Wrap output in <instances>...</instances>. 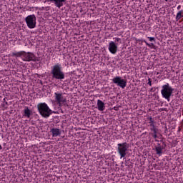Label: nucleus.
I'll list each match as a JSON object with an SVG mask.
<instances>
[{"label": "nucleus", "mask_w": 183, "mask_h": 183, "mask_svg": "<svg viewBox=\"0 0 183 183\" xmlns=\"http://www.w3.org/2000/svg\"><path fill=\"white\" fill-rule=\"evenodd\" d=\"M51 74L53 79L58 81H64L65 79V73L63 72L62 66L59 63L51 66Z\"/></svg>", "instance_id": "nucleus-1"}, {"label": "nucleus", "mask_w": 183, "mask_h": 183, "mask_svg": "<svg viewBox=\"0 0 183 183\" xmlns=\"http://www.w3.org/2000/svg\"><path fill=\"white\" fill-rule=\"evenodd\" d=\"M37 109L43 118H49L52 114H56V112L52 111L46 103H39L37 104Z\"/></svg>", "instance_id": "nucleus-2"}, {"label": "nucleus", "mask_w": 183, "mask_h": 183, "mask_svg": "<svg viewBox=\"0 0 183 183\" xmlns=\"http://www.w3.org/2000/svg\"><path fill=\"white\" fill-rule=\"evenodd\" d=\"M161 94L162 96L167 99L168 102L171 101V97H172V92H174V89L169 86V84H166L162 86Z\"/></svg>", "instance_id": "nucleus-3"}, {"label": "nucleus", "mask_w": 183, "mask_h": 183, "mask_svg": "<svg viewBox=\"0 0 183 183\" xmlns=\"http://www.w3.org/2000/svg\"><path fill=\"white\" fill-rule=\"evenodd\" d=\"M128 148H129V144L127 142L119 143L117 144V152L120 155V158H125L127 154H128Z\"/></svg>", "instance_id": "nucleus-4"}, {"label": "nucleus", "mask_w": 183, "mask_h": 183, "mask_svg": "<svg viewBox=\"0 0 183 183\" xmlns=\"http://www.w3.org/2000/svg\"><path fill=\"white\" fill-rule=\"evenodd\" d=\"M26 24L30 29H34L36 26V17L35 14L29 15L25 18Z\"/></svg>", "instance_id": "nucleus-5"}, {"label": "nucleus", "mask_w": 183, "mask_h": 183, "mask_svg": "<svg viewBox=\"0 0 183 183\" xmlns=\"http://www.w3.org/2000/svg\"><path fill=\"white\" fill-rule=\"evenodd\" d=\"M112 82L113 84H115L117 85V86H120L122 89H124L125 87L127 86V79H122V77L119 76H117L116 77H114L112 79Z\"/></svg>", "instance_id": "nucleus-6"}, {"label": "nucleus", "mask_w": 183, "mask_h": 183, "mask_svg": "<svg viewBox=\"0 0 183 183\" xmlns=\"http://www.w3.org/2000/svg\"><path fill=\"white\" fill-rule=\"evenodd\" d=\"M23 61H24L25 62H31V61H33V62H36V61L39 60L35 56V54L34 53L24 51L23 54Z\"/></svg>", "instance_id": "nucleus-7"}, {"label": "nucleus", "mask_w": 183, "mask_h": 183, "mask_svg": "<svg viewBox=\"0 0 183 183\" xmlns=\"http://www.w3.org/2000/svg\"><path fill=\"white\" fill-rule=\"evenodd\" d=\"M55 99L56 102H62L64 104V107H69L68 104H66V99L64 97V94L62 93H54Z\"/></svg>", "instance_id": "nucleus-8"}, {"label": "nucleus", "mask_w": 183, "mask_h": 183, "mask_svg": "<svg viewBox=\"0 0 183 183\" xmlns=\"http://www.w3.org/2000/svg\"><path fill=\"white\" fill-rule=\"evenodd\" d=\"M46 1L54 4L56 8H58V9H61V8H62V6L66 2V0H46Z\"/></svg>", "instance_id": "nucleus-9"}, {"label": "nucleus", "mask_w": 183, "mask_h": 183, "mask_svg": "<svg viewBox=\"0 0 183 183\" xmlns=\"http://www.w3.org/2000/svg\"><path fill=\"white\" fill-rule=\"evenodd\" d=\"M109 51L113 55H115L118 52V44L114 41H110L109 43Z\"/></svg>", "instance_id": "nucleus-10"}, {"label": "nucleus", "mask_w": 183, "mask_h": 183, "mask_svg": "<svg viewBox=\"0 0 183 183\" xmlns=\"http://www.w3.org/2000/svg\"><path fill=\"white\" fill-rule=\"evenodd\" d=\"M97 109L99 111H105V103L102 100H97Z\"/></svg>", "instance_id": "nucleus-11"}, {"label": "nucleus", "mask_w": 183, "mask_h": 183, "mask_svg": "<svg viewBox=\"0 0 183 183\" xmlns=\"http://www.w3.org/2000/svg\"><path fill=\"white\" fill-rule=\"evenodd\" d=\"M24 117H26V118H31V115H32V111L28 108V107H26L24 110Z\"/></svg>", "instance_id": "nucleus-12"}, {"label": "nucleus", "mask_w": 183, "mask_h": 183, "mask_svg": "<svg viewBox=\"0 0 183 183\" xmlns=\"http://www.w3.org/2000/svg\"><path fill=\"white\" fill-rule=\"evenodd\" d=\"M52 137H59L61 135V130L59 129L53 128L51 129Z\"/></svg>", "instance_id": "nucleus-13"}, {"label": "nucleus", "mask_w": 183, "mask_h": 183, "mask_svg": "<svg viewBox=\"0 0 183 183\" xmlns=\"http://www.w3.org/2000/svg\"><path fill=\"white\" fill-rule=\"evenodd\" d=\"M142 42H144L146 44L147 46H149V48H151V49H158V46H155L154 43H147L146 40H140Z\"/></svg>", "instance_id": "nucleus-14"}, {"label": "nucleus", "mask_w": 183, "mask_h": 183, "mask_svg": "<svg viewBox=\"0 0 183 183\" xmlns=\"http://www.w3.org/2000/svg\"><path fill=\"white\" fill-rule=\"evenodd\" d=\"M24 54H25V51L13 52L11 53V56H16V58H21V56H24Z\"/></svg>", "instance_id": "nucleus-15"}, {"label": "nucleus", "mask_w": 183, "mask_h": 183, "mask_svg": "<svg viewBox=\"0 0 183 183\" xmlns=\"http://www.w3.org/2000/svg\"><path fill=\"white\" fill-rule=\"evenodd\" d=\"M164 147H155L154 149L156 151L157 155H159V157H161L162 155V149H164Z\"/></svg>", "instance_id": "nucleus-16"}, {"label": "nucleus", "mask_w": 183, "mask_h": 183, "mask_svg": "<svg viewBox=\"0 0 183 183\" xmlns=\"http://www.w3.org/2000/svg\"><path fill=\"white\" fill-rule=\"evenodd\" d=\"M149 135L154 138V139H157L158 138V130H154V132L149 133Z\"/></svg>", "instance_id": "nucleus-17"}, {"label": "nucleus", "mask_w": 183, "mask_h": 183, "mask_svg": "<svg viewBox=\"0 0 183 183\" xmlns=\"http://www.w3.org/2000/svg\"><path fill=\"white\" fill-rule=\"evenodd\" d=\"M182 11H179L176 16V21H179L182 18Z\"/></svg>", "instance_id": "nucleus-18"}, {"label": "nucleus", "mask_w": 183, "mask_h": 183, "mask_svg": "<svg viewBox=\"0 0 183 183\" xmlns=\"http://www.w3.org/2000/svg\"><path fill=\"white\" fill-rule=\"evenodd\" d=\"M150 127H152L150 128V131H152V132H154V131H158V128L155 127V124H150Z\"/></svg>", "instance_id": "nucleus-19"}, {"label": "nucleus", "mask_w": 183, "mask_h": 183, "mask_svg": "<svg viewBox=\"0 0 183 183\" xmlns=\"http://www.w3.org/2000/svg\"><path fill=\"white\" fill-rule=\"evenodd\" d=\"M147 85H149V86H152V79H151V78L148 79Z\"/></svg>", "instance_id": "nucleus-20"}, {"label": "nucleus", "mask_w": 183, "mask_h": 183, "mask_svg": "<svg viewBox=\"0 0 183 183\" xmlns=\"http://www.w3.org/2000/svg\"><path fill=\"white\" fill-rule=\"evenodd\" d=\"M149 119L150 121L149 122L150 125H155V123L154 122V120L152 119V117H149Z\"/></svg>", "instance_id": "nucleus-21"}, {"label": "nucleus", "mask_w": 183, "mask_h": 183, "mask_svg": "<svg viewBox=\"0 0 183 183\" xmlns=\"http://www.w3.org/2000/svg\"><path fill=\"white\" fill-rule=\"evenodd\" d=\"M150 42H155V37H147Z\"/></svg>", "instance_id": "nucleus-22"}, {"label": "nucleus", "mask_w": 183, "mask_h": 183, "mask_svg": "<svg viewBox=\"0 0 183 183\" xmlns=\"http://www.w3.org/2000/svg\"><path fill=\"white\" fill-rule=\"evenodd\" d=\"M121 39L120 38H116L115 42H120Z\"/></svg>", "instance_id": "nucleus-23"}, {"label": "nucleus", "mask_w": 183, "mask_h": 183, "mask_svg": "<svg viewBox=\"0 0 183 183\" xmlns=\"http://www.w3.org/2000/svg\"><path fill=\"white\" fill-rule=\"evenodd\" d=\"M62 104H63V105H64V103H62V102H57V105H59V107H62Z\"/></svg>", "instance_id": "nucleus-24"}, {"label": "nucleus", "mask_w": 183, "mask_h": 183, "mask_svg": "<svg viewBox=\"0 0 183 183\" xmlns=\"http://www.w3.org/2000/svg\"><path fill=\"white\" fill-rule=\"evenodd\" d=\"M114 111H118V110L119 109V107H114Z\"/></svg>", "instance_id": "nucleus-25"}, {"label": "nucleus", "mask_w": 183, "mask_h": 183, "mask_svg": "<svg viewBox=\"0 0 183 183\" xmlns=\"http://www.w3.org/2000/svg\"><path fill=\"white\" fill-rule=\"evenodd\" d=\"M4 102L5 105H8V102H6V100L5 99H4Z\"/></svg>", "instance_id": "nucleus-26"}, {"label": "nucleus", "mask_w": 183, "mask_h": 183, "mask_svg": "<svg viewBox=\"0 0 183 183\" xmlns=\"http://www.w3.org/2000/svg\"><path fill=\"white\" fill-rule=\"evenodd\" d=\"M150 92H155V90L154 89V87H152V88L150 89Z\"/></svg>", "instance_id": "nucleus-27"}, {"label": "nucleus", "mask_w": 183, "mask_h": 183, "mask_svg": "<svg viewBox=\"0 0 183 183\" xmlns=\"http://www.w3.org/2000/svg\"><path fill=\"white\" fill-rule=\"evenodd\" d=\"M162 111H167V108H162L161 109Z\"/></svg>", "instance_id": "nucleus-28"}, {"label": "nucleus", "mask_w": 183, "mask_h": 183, "mask_svg": "<svg viewBox=\"0 0 183 183\" xmlns=\"http://www.w3.org/2000/svg\"><path fill=\"white\" fill-rule=\"evenodd\" d=\"M177 9H178V10L181 9V5H179V6H177Z\"/></svg>", "instance_id": "nucleus-29"}, {"label": "nucleus", "mask_w": 183, "mask_h": 183, "mask_svg": "<svg viewBox=\"0 0 183 183\" xmlns=\"http://www.w3.org/2000/svg\"><path fill=\"white\" fill-rule=\"evenodd\" d=\"M156 147H161V144L159 143Z\"/></svg>", "instance_id": "nucleus-30"}, {"label": "nucleus", "mask_w": 183, "mask_h": 183, "mask_svg": "<svg viewBox=\"0 0 183 183\" xmlns=\"http://www.w3.org/2000/svg\"><path fill=\"white\" fill-rule=\"evenodd\" d=\"M61 114H64V110L61 109Z\"/></svg>", "instance_id": "nucleus-31"}, {"label": "nucleus", "mask_w": 183, "mask_h": 183, "mask_svg": "<svg viewBox=\"0 0 183 183\" xmlns=\"http://www.w3.org/2000/svg\"><path fill=\"white\" fill-rule=\"evenodd\" d=\"M2 149V146L0 144V151Z\"/></svg>", "instance_id": "nucleus-32"}, {"label": "nucleus", "mask_w": 183, "mask_h": 183, "mask_svg": "<svg viewBox=\"0 0 183 183\" xmlns=\"http://www.w3.org/2000/svg\"><path fill=\"white\" fill-rule=\"evenodd\" d=\"M3 107H5V104H4Z\"/></svg>", "instance_id": "nucleus-33"}]
</instances>
